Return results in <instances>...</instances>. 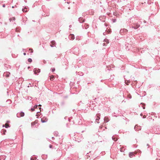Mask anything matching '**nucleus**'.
<instances>
[{
    "label": "nucleus",
    "mask_w": 160,
    "mask_h": 160,
    "mask_svg": "<svg viewBox=\"0 0 160 160\" xmlns=\"http://www.w3.org/2000/svg\"><path fill=\"white\" fill-rule=\"evenodd\" d=\"M50 46H51V47H53L54 46V45H52V44L51 45H50Z\"/></svg>",
    "instance_id": "473e14b6"
},
{
    "label": "nucleus",
    "mask_w": 160,
    "mask_h": 160,
    "mask_svg": "<svg viewBox=\"0 0 160 160\" xmlns=\"http://www.w3.org/2000/svg\"><path fill=\"white\" fill-rule=\"evenodd\" d=\"M37 71V72L38 73H39L40 72V70L39 69H38L37 70V69L36 68H34L33 69V72H34V73L35 74H37V72H36V71Z\"/></svg>",
    "instance_id": "20e7f679"
},
{
    "label": "nucleus",
    "mask_w": 160,
    "mask_h": 160,
    "mask_svg": "<svg viewBox=\"0 0 160 160\" xmlns=\"http://www.w3.org/2000/svg\"><path fill=\"white\" fill-rule=\"evenodd\" d=\"M48 119L46 117H44L41 119V121L42 123L46 122L48 121Z\"/></svg>",
    "instance_id": "7ed1b4c3"
},
{
    "label": "nucleus",
    "mask_w": 160,
    "mask_h": 160,
    "mask_svg": "<svg viewBox=\"0 0 160 160\" xmlns=\"http://www.w3.org/2000/svg\"><path fill=\"white\" fill-rule=\"evenodd\" d=\"M146 118V116H145L144 115L143 116V118Z\"/></svg>",
    "instance_id": "2f4dec72"
},
{
    "label": "nucleus",
    "mask_w": 160,
    "mask_h": 160,
    "mask_svg": "<svg viewBox=\"0 0 160 160\" xmlns=\"http://www.w3.org/2000/svg\"><path fill=\"white\" fill-rule=\"evenodd\" d=\"M97 118L96 119V122H97L98 123H99V122H98V120L100 119V118L98 116V115H97Z\"/></svg>",
    "instance_id": "ddd939ff"
},
{
    "label": "nucleus",
    "mask_w": 160,
    "mask_h": 160,
    "mask_svg": "<svg viewBox=\"0 0 160 160\" xmlns=\"http://www.w3.org/2000/svg\"><path fill=\"white\" fill-rule=\"evenodd\" d=\"M7 102H9V103H11V100H7Z\"/></svg>",
    "instance_id": "c85d7f7f"
},
{
    "label": "nucleus",
    "mask_w": 160,
    "mask_h": 160,
    "mask_svg": "<svg viewBox=\"0 0 160 160\" xmlns=\"http://www.w3.org/2000/svg\"><path fill=\"white\" fill-rule=\"evenodd\" d=\"M69 27L70 28H71V25H70L69 26Z\"/></svg>",
    "instance_id": "a18cd8bd"
},
{
    "label": "nucleus",
    "mask_w": 160,
    "mask_h": 160,
    "mask_svg": "<svg viewBox=\"0 0 160 160\" xmlns=\"http://www.w3.org/2000/svg\"><path fill=\"white\" fill-rule=\"evenodd\" d=\"M106 44H105V43H103V46H106Z\"/></svg>",
    "instance_id": "f704fd0d"
},
{
    "label": "nucleus",
    "mask_w": 160,
    "mask_h": 160,
    "mask_svg": "<svg viewBox=\"0 0 160 160\" xmlns=\"http://www.w3.org/2000/svg\"><path fill=\"white\" fill-rule=\"evenodd\" d=\"M147 146H149V145H148V144H147Z\"/></svg>",
    "instance_id": "49530a36"
},
{
    "label": "nucleus",
    "mask_w": 160,
    "mask_h": 160,
    "mask_svg": "<svg viewBox=\"0 0 160 160\" xmlns=\"http://www.w3.org/2000/svg\"><path fill=\"white\" fill-rule=\"evenodd\" d=\"M34 125V122H32L31 123V125L32 127H33Z\"/></svg>",
    "instance_id": "393cba45"
},
{
    "label": "nucleus",
    "mask_w": 160,
    "mask_h": 160,
    "mask_svg": "<svg viewBox=\"0 0 160 160\" xmlns=\"http://www.w3.org/2000/svg\"><path fill=\"white\" fill-rule=\"evenodd\" d=\"M4 127V125H2V127Z\"/></svg>",
    "instance_id": "de8ad7c7"
},
{
    "label": "nucleus",
    "mask_w": 160,
    "mask_h": 160,
    "mask_svg": "<svg viewBox=\"0 0 160 160\" xmlns=\"http://www.w3.org/2000/svg\"><path fill=\"white\" fill-rule=\"evenodd\" d=\"M10 74V72H5L4 73V75L7 77H8L9 76V75Z\"/></svg>",
    "instance_id": "423d86ee"
},
{
    "label": "nucleus",
    "mask_w": 160,
    "mask_h": 160,
    "mask_svg": "<svg viewBox=\"0 0 160 160\" xmlns=\"http://www.w3.org/2000/svg\"><path fill=\"white\" fill-rule=\"evenodd\" d=\"M29 50L31 51V52L32 53L33 52L32 49H30Z\"/></svg>",
    "instance_id": "c756f323"
},
{
    "label": "nucleus",
    "mask_w": 160,
    "mask_h": 160,
    "mask_svg": "<svg viewBox=\"0 0 160 160\" xmlns=\"http://www.w3.org/2000/svg\"><path fill=\"white\" fill-rule=\"evenodd\" d=\"M78 21L80 23H82L84 22L85 20L83 18H78Z\"/></svg>",
    "instance_id": "1a4fd4ad"
},
{
    "label": "nucleus",
    "mask_w": 160,
    "mask_h": 160,
    "mask_svg": "<svg viewBox=\"0 0 160 160\" xmlns=\"http://www.w3.org/2000/svg\"><path fill=\"white\" fill-rule=\"evenodd\" d=\"M28 8L27 7H25L24 8L22 9V11L23 12H26L28 11Z\"/></svg>",
    "instance_id": "4468645a"
},
{
    "label": "nucleus",
    "mask_w": 160,
    "mask_h": 160,
    "mask_svg": "<svg viewBox=\"0 0 160 160\" xmlns=\"http://www.w3.org/2000/svg\"><path fill=\"white\" fill-rule=\"evenodd\" d=\"M30 68V67H28V69H29V68Z\"/></svg>",
    "instance_id": "09e8293b"
},
{
    "label": "nucleus",
    "mask_w": 160,
    "mask_h": 160,
    "mask_svg": "<svg viewBox=\"0 0 160 160\" xmlns=\"http://www.w3.org/2000/svg\"><path fill=\"white\" fill-rule=\"evenodd\" d=\"M38 105H35L34 107V108H37L38 107Z\"/></svg>",
    "instance_id": "cd10ccee"
},
{
    "label": "nucleus",
    "mask_w": 160,
    "mask_h": 160,
    "mask_svg": "<svg viewBox=\"0 0 160 160\" xmlns=\"http://www.w3.org/2000/svg\"><path fill=\"white\" fill-rule=\"evenodd\" d=\"M49 147H50V148H51V147H52V145H50L49 146Z\"/></svg>",
    "instance_id": "4c0bfd02"
},
{
    "label": "nucleus",
    "mask_w": 160,
    "mask_h": 160,
    "mask_svg": "<svg viewBox=\"0 0 160 160\" xmlns=\"http://www.w3.org/2000/svg\"><path fill=\"white\" fill-rule=\"evenodd\" d=\"M142 115H143V114H142V113H141V114H140V115H141V116H142Z\"/></svg>",
    "instance_id": "58836bf2"
},
{
    "label": "nucleus",
    "mask_w": 160,
    "mask_h": 160,
    "mask_svg": "<svg viewBox=\"0 0 160 160\" xmlns=\"http://www.w3.org/2000/svg\"><path fill=\"white\" fill-rule=\"evenodd\" d=\"M69 38L71 40H73L74 39V36L73 34H70L69 36Z\"/></svg>",
    "instance_id": "6e6552de"
},
{
    "label": "nucleus",
    "mask_w": 160,
    "mask_h": 160,
    "mask_svg": "<svg viewBox=\"0 0 160 160\" xmlns=\"http://www.w3.org/2000/svg\"><path fill=\"white\" fill-rule=\"evenodd\" d=\"M134 129L136 131L138 130L141 129V127L138 125H135L134 127Z\"/></svg>",
    "instance_id": "39448f33"
},
{
    "label": "nucleus",
    "mask_w": 160,
    "mask_h": 160,
    "mask_svg": "<svg viewBox=\"0 0 160 160\" xmlns=\"http://www.w3.org/2000/svg\"><path fill=\"white\" fill-rule=\"evenodd\" d=\"M140 27V25L139 24H137L136 25H135V26H132V28H134L135 29H137L138 28H139Z\"/></svg>",
    "instance_id": "0eeeda50"
},
{
    "label": "nucleus",
    "mask_w": 160,
    "mask_h": 160,
    "mask_svg": "<svg viewBox=\"0 0 160 160\" xmlns=\"http://www.w3.org/2000/svg\"><path fill=\"white\" fill-rule=\"evenodd\" d=\"M15 18L13 17L12 18H10L9 19V20H10V22H11L12 20L14 21L15 20Z\"/></svg>",
    "instance_id": "f3484780"
},
{
    "label": "nucleus",
    "mask_w": 160,
    "mask_h": 160,
    "mask_svg": "<svg viewBox=\"0 0 160 160\" xmlns=\"http://www.w3.org/2000/svg\"><path fill=\"white\" fill-rule=\"evenodd\" d=\"M134 155L133 152H130L129 153V156L130 158H132Z\"/></svg>",
    "instance_id": "f8f14e48"
},
{
    "label": "nucleus",
    "mask_w": 160,
    "mask_h": 160,
    "mask_svg": "<svg viewBox=\"0 0 160 160\" xmlns=\"http://www.w3.org/2000/svg\"><path fill=\"white\" fill-rule=\"evenodd\" d=\"M143 109H144L145 108V107H144H144H143Z\"/></svg>",
    "instance_id": "a19ab883"
},
{
    "label": "nucleus",
    "mask_w": 160,
    "mask_h": 160,
    "mask_svg": "<svg viewBox=\"0 0 160 160\" xmlns=\"http://www.w3.org/2000/svg\"><path fill=\"white\" fill-rule=\"evenodd\" d=\"M34 110H35V109H34V108H32L31 109V111H32H32H34Z\"/></svg>",
    "instance_id": "bb28decb"
},
{
    "label": "nucleus",
    "mask_w": 160,
    "mask_h": 160,
    "mask_svg": "<svg viewBox=\"0 0 160 160\" xmlns=\"http://www.w3.org/2000/svg\"><path fill=\"white\" fill-rule=\"evenodd\" d=\"M5 7V5H3V7Z\"/></svg>",
    "instance_id": "ea45409f"
},
{
    "label": "nucleus",
    "mask_w": 160,
    "mask_h": 160,
    "mask_svg": "<svg viewBox=\"0 0 160 160\" xmlns=\"http://www.w3.org/2000/svg\"><path fill=\"white\" fill-rule=\"evenodd\" d=\"M58 132H54V135H56V136H57L58 135Z\"/></svg>",
    "instance_id": "b1692460"
},
{
    "label": "nucleus",
    "mask_w": 160,
    "mask_h": 160,
    "mask_svg": "<svg viewBox=\"0 0 160 160\" xmlns=\"http://www.w3.org/2000/svg\"><path fill=\"white\" fill-rule=\"evenodd\" d=\"M6 157L5 156L1 155L0 156V160H5Z\"/></svg>",
    "instance_id": "9b49d317"
},
{
    "label": "nucleus",
    "mask_w": 160,
    "mask_h": 160,
    "mask_svg": "<svg viewBox=\"0 0 160 160\" xmlns=\"http://www.w3.org/2000/svg\"><path fill=\"white\" fill-rule=\"evenodd\" d=\"M3 131H4V134H5V132H6V131L5 130H3Z\"/></svg>",
    "instance_id": "7c9ffc66"
},
{
    "label": "nucleus",
    "mask_w": 160,
    "mask_h": 160,
    "mask_svg": "<svg viewBox=\"0 0 160 160\" xmlns=\"http://www.w3.org/2000/svg\"><path fill=\"white\" fill-rule=\"evenodd\" d=\"M103 34L104 35H106V33L105 32H103Z\"/></svg>",
    "instance_id": "c9c22d12"
},
{
    "label": "nucleus",
    "mask_w": 160,
    "mask_h": 160,
    "mask_svg": "<svg viewBox=\"0 0 160 160\" xmlns=\"http://www.w3.org/2000/svg\"><path fill=\"white\" fill-rule=\"evenodd\" d=\"M104 41L106 42L107 43H109V40L107 39H105L104 40Z\"/></svg>",
    "instance_id": "dca6fc26"
},
{
    "label": "nucleus",
    "mask_w": 160,
    "mask_h": 160,
    "mask_svg": "<svg viewBox=\"0 0 160 160\" xmlns=\"http://www.w3.org/2000/svg\"><path fill=\"white\" fill-rule=\"evenodd\" d=\"M12 8H14V6H12Z\"/></svg>",
    "instance_id": "8fccbe9b"
},
{
    "label": "nucleus",
    "mask_w": 160,
    "mask_h": 160,
    "mask_svg": "<svg viewBox=\"0 0 160 160\" xmlns=\"http://www.w3.org/2000/svg\"><path fill=\"white\" fill-rule=\"evenodd\" d=\"M23 54H24V55H26V53H25V52Z\"/></svg>",
    "instance_id": "e433bc0d"
},
{
    "label": "nucleus",
    "mask_w": 160,
    "mask_h": 160,
    "mask_svg": "<svg viewBox=\"0 0 160 160\" xmlns=\"http://www.w3.org/2000/svg\"><path fill=\"white\" fill-rule=\"evenodd\" d=\"M160 132L159 134H160Z\"/></svg>",
    "instance_id": "6e6d98bb"
},
{
    "label": "nucleus",
    "mask_w": 160,
    "mask_h": 160,
    "mask_svg": "<svg viewBox=\"0 0 160 160\" xmlns=\"http://www.w3.org/2000/svg\"><path fill=\"white\" fill-rule=\"evenodd\" d=\"M112 140H114V141H116L117 140V139L114 138V136H112Z\"/></svg>",
    "instance_id": "a211bd4d"
},
{
    "label": "nucleus",
    "mask_w": 160,
    "mask_h": 160,
    "mask_svg": "<svg viewBox=\"0 0 160 160\" xmlns=\"http://www.w3.org/2000/svg\"><path fill=\"white\" fill-rule=\"evenodd\" d=\"M128 30L126 29H123L120 30V33L121 34H123L126 33L128 32Z\"/></svg>",
    "instance_id": "f257e3e1"
},
{
    "label": "nucleus",
    "mask_w": 160,
    "mask_h": 160,
    "mask_svg": "<svg viewBox=\"0 0 160 160\" xmlns=\"http://www.w3.org/2000/svg\"><path fill=\"white\" fill-rule=\"evenodd\" d=\"M52 72H54L55 71V68H53L52 69Z\"/></svg>",
    "instance_id": "a878e982"
},
{
    "label": "nucleus",
    "mask_w": 160,
    "mask_h": 160,
    "mask_svg": "<svg viewBox=\"0 0 160 160\" xmlns=\"http://www.w3.org/2000/svg\"><path fill=\"white\" fill-rule=\"evenodd\" d=\"M125 83L127 84V85H128V84H127L125 82Z\"/></svg>",
    "instance_id": "864d4df0"
},
{
    "label": "nucleus",
    "mask_w": 160,
    "mask_h": 160,
    "mask_svg": "<svg viewBox=\"0 0 160 160\" xmlns=\"http://www.w3.org/2000/svg\"><path fill=\"white\" fill-rule=\"evenodd\" d=\"M88 24H87V27H88Z\"/></svg>",
    "instance_id": "37998d69"
},
{
    "label": "nucleus",
    "mask_w": 160,
    "mask_h": 160,
    "mask_svg": "<svg viewBox=\"0 0 160 160\" xmlns=\"http://www.w3.org/2000/svg\"><path fill=\"white\" fill-rule=\"evenodd\" d=\"M9 127V125H8V124H5V127L6 128H8V127Z\"/></svg>",
    "instance_id": "412c9836"
},
{
    "label": "nucleus",
    "mask_w": 160,
    "mask_h": 160,
    "mask_svg": "<svg viewBox=\"0 0 160 160\" xmlns=\"http://www.w3.org/2000/svg\"><path fill=\"white\" fill-rule=\"evenodd\" d=\"M31 160H34V159H33L32 158H31Z\"/></svg>",
    "instance_id": "79ce46f5"
},
{
    "label": "nucleus",
    "mask_w": 160,
    "mask_h": 160,
    "mask_svg": "<svg viewBox=\"0 0 160 160\" xmlns=\"http://www.w3.org/2000/svg\"><path fill=\"white\" fill-rule=\"evenodd\" d=\"M104 120V121L106 122H108L109 121V118L107 117H105Z\"/></svg>",
    "instance_id": "9d476101"
},
{
    "label": "nucleus",
    "mask_w": 160,
    "mask_h": 160,
    "mask_svg": "<svg viewBox=\"0 0 160 160\" xmlns=\"http://www.w3.org/2000/svg\"><path fill=\"white\" fill-rule=\"evenodd\" d=\"M78 74L80 76H82L83 75L82 73V72H78Z\"/></svg>",
    "instance_id": "4be33fe9"
},
{
    "label": "nucleus",
    "mask_w": 160,
    "mask_h": 160,
    "mask_svg": "<svg viewBox=\"0 0 160 160\" xmlns=\"http://www.w3.org/2000/svg\"><path fill=\"white\" fill-rule=\"evenodd\" d=\"M24 116V113L23 112H21L20 113H18L17 114V116L18 117H22Z\"/></svg>",
    "instance_id": "f03ea898"
},
{
    "label": "nucleus",
    "mask_w": 160,
    "mask_h": 160,
    "mask_svg": "<svg viewBox=\"0 0 160 160\" xmlns=\"http://www.w3.org/2000/svg\"><path fill=\"white\" fill-rule=\"evenodd\" d=\"M53 78H54V76H51L50 77V80L52 81L53 80Z\"/></svg>",
    "instance_id": "aec40b11"
},
{
    "label": "nucleus",
    "mask_w": 160,
    "mask_h": 160,
    "mask_svg": "<svg viewBox=\"0 0 160 160\" xmlns=\"http://www.w3.org/2000/svg\"><path fill=\"white\" fill-rule=\"evenodd\" d=\"M41 108H39V109H40Z\"/></svg>",
    "instance_id": "5fc2aeb1"
},
{
    "label": "nucleus",
    "mask_w": 160,
    "mask_h": 160,
    "mask_svg": "<svg viewBox=\"0 0 160 160\" xmlns=\"http://www.w3.org/2000/svg\"><path fill=\"white\" fill-rule=\"evenodd\" d=\"M87 156H88V153H87Z\"/></svg>",
    "instance_id": "603ef678"
},
{
    "label": "nucleus",
    "mask_w": 160,
    "mask_h": 160,
    "mask_svg": "<svg viewBox=\"0 0 160 160\" xmlns=\"http://www.w3.org/2000/svg\"><path fill=\"white\" fill-rule=\"evenodd\" d=\"M144 23H146V21H144Z\"/></svg>",
    "instance_id": "c03bdc74"
},
{
    "label": "nucleus",
    "mask_w": 160,
    "mask_h": 160,
    "mask_svg": "<svg viewBox=\"0 0 160 160\" xmlns=\"http://www.w3.org/2000/svg\"><path fill=\"white\" fill-rule=\"evenodd\" d=\"M32 59L31 58H29L28 59V61L29 62H32Z\"/></svg>",
    "instance_id": "6ab92c4d"
},
{
    "label": "nucleus",
    "mask_w": 160,
    "mask_h": 160,
    "mask_svg": "<svg viewBox=\"0 0 160 160\" xmlns=\"http://www.w3.org/2000/svg\"><path fill=\"white\" fill-rule=\"evenodd\" d=\"M116 19H114V20H113V22H116Z\"/></svg>",
    "instance_id": "72a5a7b5"
},
{
    "label": "nucleus",
    "mask_w": 160,
    "mask_h": 160,
    "mask_svg": "<svg viewBox=\"0 0 160 160\" xmlns=\"http://www.w3.org/2000/svg\"><path fill=\"white\" fill-rule=\"evenodd\" d=\"M51 44H52L54 46H55V45H56V43L54 41H51Z\"/></svg>",
    "instance_id": "2eb2a0df"
},
{
    "label": "nucleus",
    "mask_w": 160,
    "mask_h": 160,
    "mask_svg": "<svg viewBox=\"0 0 160 160\" xmlns=\"http://www.w3.org/2000/svg\"><path fill=\"white\" fill-rule=\"evenodd\" d=\"M38 106H41V105H39Z\"/></svg>",
    "instance_id": "3c124183"
},
{
    "label": "nucleus",
    "mask_w": 160,
    "mask_h": 160,
    "mask_svg": "<svg viewBox=\"0 0 160 160\" xmlns=\"http://www.w3.org/2000/svg\"><path fill=\"white\" fill-rule=\"evenodd\" d=\"M128 98L129 99H131L132 98V96L130 94H129L128 95Z\"/></svg>",
    "instance_id": "5701e85b"
}]
</instances>
